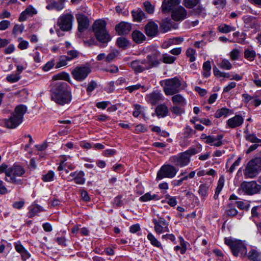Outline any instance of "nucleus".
I'll return each instance as SVG.
<instances>
[{"instance_id": "412c9836", "label": "nucleus", "mask_w": 261, "mask_h": 261, "mask_svg": "<svg viewBox=\"0 0 261 261\" xmlns=\"http://www.w3.org/2000/svg\"><path fill=\"white\" fill-rule=\"evenodd\" d=\"M131 67L136 72H141L146 68V61H134L131 63Z\"/></svg>"}, {"instance_id": "cd10ccee", "label": "nucleus", "mask_w": 261, "mask_h": 261, "mask_svg": "<svg viewBox=\"0 0 261 261\" xmlns=\"http://www.w3.org/2000/svg\"><path fill=\"white\" fill-rule=\"evenodd\" d=\"M132 14L133 20L137 22H140L145 16V13L139 8L136 10H133Z\"/></svg>"}, {"instance_id": "7ed1b4c3", "label": "nucleus", "mask_w": 261, "mask_h": 261, "mask_svg": "<svg viewBox=\"0 0 261 261\" xmlns=\"http://www.w3.org/2000/svg\"><path fill=\"white\" fill-rule=\"evenodd\" d=\"M27 108L23 105L17 106L14 112L8 119H5V125L9 128H14L22 121L23 115L26 113Z\"/></svg>"}, {"instance_id": "aec40b11", "label": "nucleus", "mask_w": 261, "mask_h": 261, "mask_svg": "<svg viewBox=\"0 0 261 261\" xmlns=\"http://www.w3.org/2000/svg\"><path fill=\"white\" fill-rule=\"evenodd\" d=\"M70 176L72 177L76 184L83 185L85 183L86 179L84 177L85 173L83 171H75L70 173Z\"/></svg>"}, {"instance_id": "8fccbe9b", "label": "nucleus", "mask_w": 261, "mask_h": 261, "mask_svg": "<svg viewBox=\"0 0 261 261\" xmlns=\"http://www.w3.org/2000/svg\"><path fill=\"white\" fill-rule=\"evenodd\" d=\"M201 151V146L199 145L197 148H190L188 150L184 151L189 158L191 155H195Z\"/></svg>"}, {"instance_id": "4be33fe9", "label": "nucleus", "mask_w": 261, "mask_h": 261, "mask_svg": "<svg viewBox=\"0 0 261 261\" xmlns=\"http://www.w3.org/2000/svg\"><path fill=\"white\" fill-rule=\"evenodd\" d=\"M158 33V24L152 20L148 21V37H154Z\"/></svg>"}, {"instance_id": "5701e85b", "label": "nucleus", "mask_w": 261, "mask_h": 261, "mask_svg": "<svg viewBox=\"0 0 261 261\" xmlns=\"http://www.w3.org/2000/svg\"><path fill=\"white\" fill-rule=\"evenodd\" d=\"M163 100L162 94L157 91L151 93L149 96V101L152 105H156L160 101Z\"/></svg>"}, {"instance_id": "2eb2a0df", "label": "nucleus", "mask_w": 261, "mask_h": 261, "mask_svg": "<svg viewBox=\"0 0 261 261\" xmlns=\"http://www.w3.org/2000/svg\"><path fill=\"white\" fill-rule=\"evenodd\" d=\"M131 29L132 24L124 21H121L115 26V31L119 35L128 34Z\"/></svg>"}, {"instance_id": "f3484780", "label": "nucleus", "mask_w": 261, "mask_h": 261, "mask_svg": "<svg viewBox=\"0 0 261 261\" xmlns=\"http://www.w3.org/2000/svg\"><path fill=\"white\" fill-rule=\"evenodd\" d=\"M78 22V30L80 32H84L86 30L89 25V21L87 16L83 14H78L76 16Z\"/></svg>"}, {"instance_id": "49530a36", "label": "nucleus", "mask_w": 261, "mask_h": 261, "mask_svg": "<svg viewBox=\"0 0 261 261\" xmlns=\"http://www.w3.org/2000/svg\"><path fill=\"white\" fill-rule=\"evenodd\" d=\"M69 61L66 56H61L60 57L59 62L56 64V68H58L64 66L67 64V62Z\"/></svg>"}, {"instance_id": "79ce46f5", "label": "nucleus", "mask_w": 261, "mask_h": 261, "mask_svg": "<svg viewBox=\"0 0 261 261\" xmlns=\"http://www.w3.org/2000/svg\"><path fill=\"white\" fill-rule=\"evenodd\" d=\"M117 44L119 47L125 49L128 46L129 41L126 38L120 37L117 39Z\"/></svg>"}, {"instance_id": "603ef678", "label": "nucleus", "mask_w": 261, "mask_h": 261, "mask_svg": "<svg viewBox=\"0 0 261 261\" xmlns=\"http://www.w3.org/2000/svg\"><path fill=\"white\" fill-rule=\"evenodd\" d=\"M240 54L241 51L238 49L234 48L229 54L230 58L232 61L237 60L239 59Z\"/></svg>"}, {"instance_id": "bf43d9fd", "label": "nucleus", "mask_w": 261, "mask_h": 261, "mask_svg": "<svg viewBox=\"0 0 261 261\" xmlns=\"http://www.w3.org/2000/svg\"><path fill=\"white\" fill-rule=\"evenodd\" d=\"M11 22L9 20H4L0 22V31H4L8 28Z\"/></svg>"}, {"instance_id": "a18cd8bd", "label": "nucleus", "mask_w": 261, "mask_h": 261, "mask_svg": "<svg viewBox=\"0 0 261 261\" xmlns=\"http://www.w3.org/2000/svg\"><path fill=\"white\" fill-rule=\"evenodd\" d=\"M80 53L76 50H70L67 51L66 57L69 61L77 58L80 56Z\"/></svg>"}, {"instance_id": "dca6fc26", "label": "nucleus", "mask_w": 261, "mask_h": 261, "mask_svg": "<svg viewBox=\"0 0 261 261\" xmlns=\"http://www.w3.org/2000/svg\"><path fill=\"white\" fill-rule=\"evenodd\" d=\"M244 122V118L241 115H236L227 121V126L230 128H234L240 126Z\"/></svg>"}, {"instance_id": "3c124183", "label": "nucleus", "mask_w": 261, "mask_h": 261, "mask_svg": "<svg viewBox=\"0 0 261 261\" xmlns=\"http://www.w3.org/2000/svg\"><path fill=\"white\" fill-rule=\"evenodd\" d=\"M159 64V62L154 56L153 58H151L148 56V68L157 66Z\"/></svg>"}, {"instance_id": "c756f323", "label": "nucleus", "mask_w": 261, "mask_h": 261, "mask_svg": "<svg viewBox=\"0 0 261 261\" xmlns=\"http://www.w3.org/2000/svg\"><path fill=\"white\" fill-rule=\"evenodd\" d=\"M243 19L245 24L251 28H255L257 24L255 18L253 16L249 15L245 16L243 17Z\"/></svg>"}, {"instance_id": "473e14b6", "label": "nucleus", "mask_w": 261, "mask_h": 261, "mask_svg": "<svg viewBox=\"0 0 261 261\" xmlns=\"http://www.w3.org/2000/svg\"><path fill=\"white\" fill-rule=\"evenodd\" d=\"M245 139L247 141L253 143L260 144V146H261V139L257 138L256 135L254 134H250L248 132H245Z\"/></svg>"}, {"instance_id": "9d476101", "label": "nucleus", "mask_w": 261, "mask_h": 261, "mask_svg": "<svg viewBox=\"0 0 261 261\" xmlns=\"http://www.w3.org/2000/svg\"><path fill=\"white\" fill-rule=\"evenodd\" d=\"M73 16L71 14H64L58 19L57 25L63 31H69L72 28Z\"/></svg>"}, {"instance_id": "680f3d73", "label": "nucleus", "mask_w": 261, "mask_h": 261, "mask_svg": "<svg viewBox=\"0 0 261 261\" xmlns=\"http://www.w3.org/2000/svg\"><path fill=\"white\" fill-rule=\"evenodd\" d=\"M171 111L176 115H180L184 113L182 109L178 106H173L171 108Z\"/></svg>"}, {"instance_id": "6e6d98bb", "label": "nucleus", "mask_w": 261, "mask_h": 261, "mask_svg": "<svg viewBox=\"0 0 261 261\" xmlns=\"http://www.w3.org/2000/svg\"><path fill=\"white\" fill-rule=\"evenodd\" d=\"M24 29V27L23 24H15L13 29L12 33L15 35L21 34Z\"/></svg>"}, {"instance_id": "5fc2aeb1", "label": "nucleus", "mask_w": 261, "mask_h": 261, "mask_svg": "<svg viewBox=\"0 0 261 261\" xmlns=\"http://www.w3.org/2000/svg\"><path fill=\"white\" fill-rule=\"evenodd\" d=\"M20 79V76L19 75V73H15L9 75L7 76V80L10 83H15L19 80Z\"/></svg>"}, {"instance_id": "864d4df0", "label": "nucleus", "mask_w": 261, "mask_h": 261, "mask_svg": "<svg viewBox=\"0 0 261 261\" xmlns=\"http://www.w3.org/2000/svg\"><path fill=\"white\" fill-rule=\"evenodd\" d=\"M176 59V58L168 54H165L163 55V62L167 64L173 63Z\"/></svg>"}, {"instance_id": "423d86ee", "label": "nucleus", "mask_w": 261, "mask_h": 261, "mask_svg": "<svg viewBox=\"0 0 261 261\" xmlns=\"http://www.w3.org/2000/svg\"><path fill=\"white\" fill-rule=\"evenodd\" d=\"M225 243L228 246L233 254L237 256L240 254H245L247 253L246 248L242 241L231 237L225 238Z\"/></svg>"}, {"instance_id": "de8ad7c7", "label": "nucleus", "mask_w": 261, "mask_h": 261, "mask_svg": "<svg viewBox=\"0 0 261 261\" xmlns=\"http://www.w3.org/2000/svg\"><path fill=\"white\" fill-rule=\"evenodd\" d=\"M200 0H184V6L188 8L191 9L196 6L199 3Z\"/></svg>"}, {"instance_id": "bb28decb", "label": "nucleus", "mask_w": 261, "mask_h": 261, "mask_svg": "<svg viewBox=\"0 0 261 261\" xmlns=\"http://www.w3.org/2000/svg\"><path fill=\"white\" fill-rule=\"evenodd\" d=\"M133 40L137 43H141L146 39L145 35L140 31L135 30L132 34Z\"/></svg>"}, {"instance_id": "338daca9", "label": "nucleus", "mask_w": 261, "mask_h": 261, "mask_svg": "<svg viewBox=\"0 0 261 261\" xmlns=\"http://www.w3.org/2000/svg\"><path fill=\"white\" fill-rule=\"evenodd\" d=\"M110 103V102L108 101H101L97 102L96 106L99 109L105 110L107 108V107Z\"/></svg>"}, {"instance_id": "a211bd4d", "label": "nucleus", "mask_w": 261, "mask_h": 261, "mask_svg": "<svg viewBox=\"0 0 261 261\" xmlns=\"http://www.w3.org/2000/svg\"><path fill=\"white\" fill-rule=\"evenodd\" d=\"M66 0H46L48 5L46 8L48 10L55 9L58 11H60L64 7V2Z\"/></svg>"}, {"instance_id": "ddd939ff", "label": "nucleus", "mask_w": 261, "mask_h": 261, "mask_svg": "<svg viewBox=\"0 0 261 261\" xmlns=\"http://www.w3.org/2000/svg\"><path fill=\"white\" fill-rule=\"evenodd\" d=\"M91 71L90 68L87 66L76 67L72 72V74L75 80L81 82L84 80Z\"/></svg>"}, {"instance_id": "f704fd0d", "label": "nucleus", "mask_w": 261, "mask_h": 261, "mask_svg": "<svg viewBox=\"0 0 261 261\" xmlns=\"http://www.w3.org/2000/svg\"><path fill=\"white\" fill-rule=\"evenodd\" d=\"M256 57L255 51L251 49L246 48L244 50V58L247 60L252 61Z\"/></svg>"}, {"instance_id": "7c9ffc66", "label": "nucleus", "mask_w": 261, "mask_h": 261, "mask_svg": "<svg viewBox=\"0 0 261 261\" xmlns=\"http://www.w3.org/2000/svg\"><path fill=\"white\" fill-rule=\"evenodd\" d=\"M224 177L223 176H220L218 182L217 188L216 189L215 193L214 196L215 199H217L218 198L219 195L224 187Z\"/></svg>"}, {"instance_id": "e433bc0d", "label": "nucleus", "mask_w": 261, "mask_h": 261, "mask_svg": "<svg viewBox=\"0 0 261 261\" xmlns=\"http://www.w3.org/2000/svg\"><path fill=\"white\" fill-rule=\"evenodd\" d=\"M225 214L229 216H235L238 214V211L236 208V205L233 203L229 204L225 211Z\"/></svg>"}, {"instance_id": "0e129e2a", "label": "nucleus", "mask_w": 261, "mask_h": 261, "mask_svg": "<svg viewBox=\"0 0 261 261\" xmlns=\"http://www.w3.org/2000/svg\"><path fill=\"white\" fill-rule=\"evenodd\" d=\"M241 160V158H238V159L231 166L230 168L228 170L230 173L233 172L236 170V167L239 165Z\"/></svg>"}, {"instance_id": "72a5a7b5", "label": "nucleus", "mask_w": 261, "mask_h": 261, "mask_svg": "<svg viewBox=\"0 0 261 261\" xmlns=\"http://www.w3.org/2000/svg\"><path fill=\"white\" fill-rule=\"evenodd\" d=\"M148 240L150 241L151 244L154 247L160 249H162V244L151 233H148Z\"/></svg>"}, {"instance_id": "393cba45", "label": "nucleus", "mask_w": 261, "mask_h": 261, "mask_svg": "<svg viewBox=\"0 0 261 261\" xmlns=\"http://www.w3.org/2000/svg\"><path fill=\"white\" fill-rule=\"evenodd\" d=\"M210 185L203 184L200 185L198 193L202 200H204L208 194Z\"/></svg>"}, {"instance_id": "f257e3e1", "label": "nucleus", "mask_w": 261, "mask_h": 261, "mask_svg": "<svg viewBox=\"0 0 261 261\" xmlns=\"http://www.w3.org/2000/svg\"><path fill=\"white\" fill-rule=\"evenodd\" d=\"M51 99L58 105L64 106L69 103L72 99L70 87L67 83L59 81L54 84L50 89Z\"/></svg>"}, {"instance_id": "69168bd1", "label": "nucleus", "mask_w": 261, "mask_h": 261, "mask_svg": "<svg viewBox=\"0 0 261 261\" xmlns=\"http://www.w3.org/2000/svg\"><path fill=\"white\" fill-rule=\"evenodd\" d=\"M143 88V86H142L140 84H137L135 85H133L127 87L125 89L127 90L130 93L133 92V91L138 90L140 88Z\"/></svg>"}, {"instance_id": "6ab92c4d", "label": "nucleus", "mask_w": 261, "mask_h": 261, "mask_svg": "<svg viewBox=\"0 0 261 261\" xmlns=\"http://www.w3.org/2000/svg\"><path fill=\"white\" fill-rule=\"evenodd\" d=\"M179 0H164L163 2L162 10L163 12H169L173 8L179 4Z\"/></svg>"}, {"instance_id": "f8f14e48", "label": "nucleus", "mask_w": 261, "mask_h": 261, "mask_svg": "<svg viewBox=\"0 0 261 261\" xmlns=\"http://www.w3.org/2000/svg\"><path fill=\"white\" fill-rule=\"evenodd\" d=\"M157 217L159 218L158 220L155 218H153L152 219L155 232L158 234L169 232L168 223L166 221L164 218L161 217L158 214H157Z\"/></svg>"}, {"instance_id": "0eeeda50", "label": "nucleus", "mask_w": 261, "mask_h": 261, "mask_svg": "<svg viewBox=\"0 0 261 261\" xmlns=\"http://www.w3.org/2000/svg\"><path fill=\"white\" fill-rule=\"evenodd\" d=\"M261 170V159L255 158L250 160L245 169L244 175L246 177L253 178Z\"/></svg>"}, {"instance_id": "f03ea898", "label": "nucleus", "mask_w": 261, "mask_h": 261, "mask_svg": "<svg viewBox=\"0 0 261 261\" xmlns=\"http://www.w3.org/2000/svg\"><path fill=\"white\" fill-rule=\"evenodd\" d=\"M93 31L97 41L102 44L100 46L106 47L112 39L106 29V21L102 20L95 21L93 24Z\"/></svg>"}, {"instance_id": "4d7b16f0", "label": "nucleus", "mask_w": 261, "mask_h": 261, "mask_svg": "<svg viewBox=\"0 0 261 261\" xmlns=\"http://www.w3.org/2000/svg\"><path fill=\"white\" fill-rule=\"evenodd\" d=\"M196 51L191 48H188L186 51V55L189 58V60L191 62H192L195 60V55Z\"/></svg>"}, {"instance_id": "9b49d317", "label": "nucleus", "mask_w": 261, "mask_h": 261, "mask_svg": "<svg viewBox=\"0 0 261 261\" xmlns=\"http://www.w3.org/2000/svg\"><path fill=\"white\" fill-rule=\"evenodd\" d=\"M170 161L176 166L184 167L189 165L191 159L183 152L170 157Z\"/></svg>"}, {"instance_id": "58836bf2", "label": "nucleus", "mask_w": 261, "mask_h": 261, "mask_svg": "<svg viewBox=\"0 0 261 261\" xmlns=\"http://www.w3.org/2000/svg\"><path fill=\"white\" fill-rule=\"evenodd\" d=\"M172 100L175 104H177L181 106L186 104L185 99L180 95L176 94L172 96Z\"/></svg>"}, {"instance_id": "20e7f679", "label": "nucleus", "mask_w": 261, "mask_h": 261, "mask_svg": "<svg viewBox=\"0 0 261 261\" xmlns=\"http://www.w3.org/2000/svg\"><path fill=\"white\" fill-rule=\"evenodd\" d=\"M25 173V170L21 166L14 164L11 167L8 168L5 179L10 183L21 185L22 180L16 179V176H22Z\"/></svg>"}, {"instance_id": "4c0bfd02", "label": "nucleus", "mask_w": 261, "mask_h": 261, "mask_svg": "<svg viewBox=\"0 0 261 261\" xmlns=\"http://www.w3.org/2000/svg\"><path fill=\"white\" fill-rule=\"evenodd\" d=\"M231 111L226 108H222L218 109L215 113V117L217 118H220L221 117H226Z\"/></svg>"}, {"instance_id": "052dcab7", "label": "nucleus", "mask_w": 261, "mask_h": 261, "mask_svg": "<svg viewBox=\"0 0 261 261\" xmlns=\"http://www.w3.org/2000/svg\"><path fill=\"white\" fill-rule=\"evenodd\" d=\"M223 138V136L222 135H218L216 137V141L213 143L212 145L214 146L219 147L222 145V139Z\"/></svg>"}, {"instance_id": "b1692460", "label": "nucleus", "mask_w": 261, "mask_h": 261, "mask_svg": "<svg viewBox=\"0 0 261 261\" xmlns=\"http://www.w3.org/2000/svg\"><path fill=\"white\" fill-rule=\"evenodd\" d=\"M168 108L165 104L158 105L155 108V113L158 117H165L168 115Z\"/></svg>"}, {"instance_id": "1a4fd4ad", "label": "nucleus", "mask_w": 261, "mask_h": 261, "mask_svg": "<svg viewBox=\"0 0 261 261\" xmlns=\"http://www.w3.org/2000/svg\"><path fill=\"white\" fill-rule=\"evenodd\" d=\"M240 190L247 195H252L258 193L261 190V186L256 181H244L240 186Z\"/></svg>"}, {"instance_id": "a19ab883", "label": "nucleus", "mask_w": 261, "mask_h": 261, "mask_svg": "<svg viewBox=\"0 0 261 261\" xmlns=\"http://www.w3.org/2000/svg\"><path fill=\"white\" fill-rule=\"evenodd\" d=\"M55 176V172L52 170H49L42 175V180L44 182L52 181L54 180Z\"/></svg>"}, {"instance_id": "e2e57ef3", "label": "nucleus", "mask_w": 261, "mask_h": 261, "mask_svg": "<svg viewBox=\"0 0 261 261\" xmlns=\"http://www.w3.org/2000/svg\"><path fill=\"white\" fill-rule=\"evenodd\" d=\"M55 60H52L47 62L43 66V69L44 71H47L52 68L55 65Z\"/></svg>"}, {"instance_id": "09e8293b", "label": "nucleus", "mask_w": 261, "mask_h": 261, "mask_svg": "<svg viewBox=\"0 0 261 261\" xmlns=\"http://www.w3.org/2000/svg\"><path fill=\"white\" fill-rule=\"evenodd\" d=\"M220 68L225 69L229 70L232 68V65L230 62L226 59H223L218 65Z\"/></svg>"}, {"instance_id": "a878e982", "label": "nucleus", "mask_w": 261, "mask_h": 261, "mask_svg": "<svg viewBox=\"0 0 261 261\" xmlns=\"http://www.w3.org/2000/svg\"><path fill=\"white\" fill-rule=\"evenodd\" d=\"M184 41L183 38L181 37H174L170 38L168 40L165 41L162 44V47L164 48H167L172 45L178 44Z\"/></svg>"}, {"instance_id": "37998d69", "label": "nucleus", "mask_w": 261, "mask_h": 261, "mask_svg": "<svg viewBox=\"0 0 261 261\" xmlns=\"http://www.w3.org/2000/svg\"><path fill=\"white\" fill-rule=\"evenodd\" d=\"M43 211V208L39 205H36L30 207L29 211V217L32 218L37 215L38 213Z\"/></svg>"}, {"instance_id": "774afa93", "label": "nucleus", "mask_w": 261, "mask_h": 261, "mask_svg": "<svg viewBox=\"0 0 261 261\" xmlns=\"http://www.w3.org/2000/svg\"><path fill=\"white\" fill-rule=\"evenodd\" d=\"M97 87V84L94 81H91L88 84L87 88V91L88 92H91L93 91Z\"/></svg>"}, {"instance_id": "6e6552de", "label": "nucleus", "mask_w": 261, "mask_h": 261, "mask_svg": "<svg viewBox=\"0 0 261 261\" xmlns=\"http://www.w3.org/2000/svg\"><path fill=\"white\" fill-rule=\"evenodd\" d=\"M178 172L175 166L170 164L162 166L157 173L156 179L161 180L165 178H173Z\"/></svg>"}, {"instance_id": "39448f33", "label": "nucleus", "mask_w": 261, "mask_h": 261, "mask_svg": "<svg viewBox=\"0 0 261 261\" xmlns=\"http://www.w3.org/2000/svg\"><path fill=\"white\" fill-rule=\"evenodd\" d=\"M164 83V91L166 95H173L178 93L181 85V81L177 77L168 79L161 82V85Z\"/></svg>"}, {"instance_id": "13d9d810", "label": "nucleus", "mask_w": 261, "mask_h": 261, "mask_svg": "<svg viewBox=\"0 0 261 261\" xmlns=\"http://www.w3.org/2000/svg\"><path fill=\"white\" fill-rule=\"evenodd\" d=\"M213 4L217 9H223L226 4V0H214Z\"/></svg>"}, {"instance_id": "c03bdc74", "label": "nucleus", "mask_w": 261, "mask_h": 261, "mask_svg": "<svg viewBox=\"0 0 261 261\" xmlns=\"http://www.w3.org/2000/svg\"><path fill=\"white\" fill-rule=\"evenodd\" d=\"M119 54V51L117 50H113L106 57V61L107 62H111L117 57Z\"/></svg>"}, {"instance_id": "ea45409f", "label": "nucleus", "mask_w": 261, "mask_h": 261, "mask_svg": "<svg viewBox=\"0 0 261 261\" xmlns=\"http://www.w3.org/2000/svg\"><path fill=\"white\" fill-rule=\"evenodd\" d=\"M218 30L221 33H228L235 31L236 28L226 24H222L218 27Z\"/></svg>"}, {"instance_id": "c9c22d12", "label": "nucleus", "mask_w": 261, "mask_h": 261, "mask_svg": "<svg viewBox=\"0 0 261 261\" xmlns=\"http://www.w3.org/2000/svg\"><path fill=\"white\" fill-rule=\"evenodd\" d=\"M203 72L202 75L204 77H208L211 75V70L212 68L211 63L210 61L204 62L202 66Z\"/></svg>"}, {"instance_id": "4468645a", "label": "nucleus", "mask_w": 261, "mask_h": 261, "mask_svg": "<svg viewBox=\"0 0 261 261\" xmlns=\"http://www.w3.org/2000/svg\"><path fill=\"white\" fill-rule=\"evenodd\" d=\"M187 16V10L182 6L173 9L171 13V17L176 21H180L184 20Z\"/></svg>"}, {"instance_id": "c85d7f7f", "label": "nucleus", "mask_w": 261, "mask_h": 261, "mask_svg": "<svg viewBox=\"0 0 261 261\" xmlns=\"http://www.w3.org/2000/svg\"><path fill=\"white\" fill-rule=\"evenodd\" d=\"M248 258L252 261H261V253L252 249L248 253Z\"/></svg>"}, {"instance_id": "2f4dec72", "label": "nucleus", "mask_w": 261, "mask_h": 261, "mask_svg": "<svg viewBox=\"0 0 261 261\" xmlns=\"http://www.w3.org/2000/svg\"><path fill=\"white\" fill-rule=\"evenodd\" d=\"M172 27V22L171 20L165 19L163 20L161 24V29L163 33L167 32L171 30Z\"/></svg>"}]
</instances>
